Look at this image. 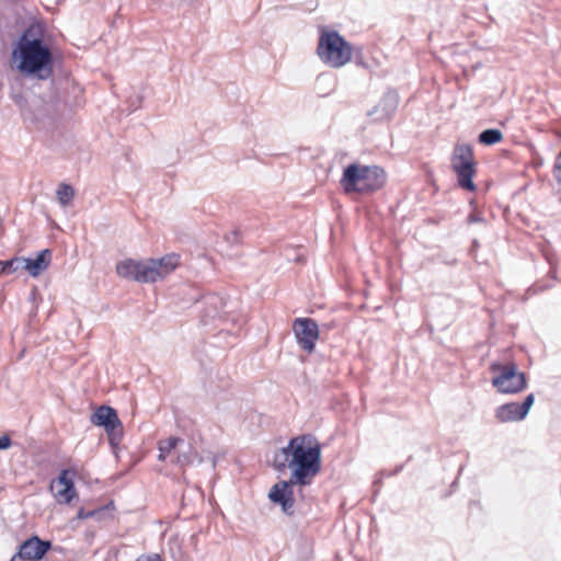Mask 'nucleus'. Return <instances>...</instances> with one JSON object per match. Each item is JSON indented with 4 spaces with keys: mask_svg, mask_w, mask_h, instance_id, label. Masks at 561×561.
Instances as JSON below:
<instances>
[{
    "mask_svg": "<svg viewBox=\"0 0 561 561\" xmlns=\"http://www.w3.org/2000/svg\"><path fill=\"white\" fill-rule=\"evenodd\" d=\"M293 331L300 348L312 353L320 334L317 321L311 318H297L293 322Z\"/></svg>",
    "mask_w": 561,
    "mask_h": 561,
    "instance_id": "obj_8",
    "label": "nucleus"
},
{
    "mask_svg": "<svg viewBox=\"0 0 561 561\" xmlns=\"http://www.w3.org/2000/svg\"><path fill=\"white\" fill-rule=\"evenodd\" d=\"M196 456V450L192 446H188L187 450H182L178 454L174 462L181 467H185L192 465Z\"/></svg>",
    "mask_w": 561,
    "mask_h": 561,
    "instance_id": "obj_24",
    "label": "nucleus"
},
{
    "mask_svg": "<svg viewBox=\"0 0 561 561\" xmlns=\"http://www.w3.org/2000/svg\"><path fill=\"white\" fill-rule=\"evenodd\" d=\"M240 231L239 230H232L226 236V240L229 243L237 244L240 242Z\"/></svg>",
    "mask_w": 561,
    "mask_h": 561,
    "instance_id": "obj_26",
    "label": "nucleus"
},
{
    "mask_svg": "<svg viewBox=\"0 0 561 561\" xmlns=\"http://www.w3.org/2000/svg\"><path fill=\"white\" fill-rule=\"evenodd\" d=\"M295 485H298V482L291 481V477H289L288 480H282L275 483L268 492V499L271 502L274 504H279L282 506V511L286 515L294 514Z\"/></svg>",
    "mask_w": 561,
    "mask_h": 561,
    "instance_id": "obj_10",
    "label": "nucleus"
},
{
    "mask_svg": "<svg viewBox=\"0 0 561 561\" xmlns=\"http://www.w3.org/2000/svg\"><path fill=\"white\" fill-rule=\"evenodd\" d=\"M534 401V393H529L522 403L510 402L502 404L495 410V417L503 423L522 421L527 416Z\"/></svg>",
    "mask_w": 561,
    "mask_h": 561,
    "instance_id": "obj_11",
    "label": "nucleus"
},
{
    "mask_svg": "<svg viewBox=\"0 0 561 561\" xmlns=\"http://www.w3.org/2000/svg\"><path fill=\"white\" fill-rule=\"evenodd\" d=\"M468 224H481L484 222V218L478 213H470L467 217Z\"/></svg>",
    "mask_w": 561,
    "mask_h": 561,
    "instance_id": "obj_27",
    "label": "nucleus"
},
{
    "mask_svg": "<svg viewBox=\"0 0 561 561\" xmlns=\"http://www.w3.org/2000/svg\"><path fill=\"white\" fill-rule=\"evenodd\" d=\"M51 548L49 540H42L38 536H32L19 546L18 554L28 561H39Z\"/></svg>",
    "mask_w": 561,
    "mask_h": 561,
    "instance_id": "obj_13",
    "label": "nucleus"
},
{
    "mask_svg": "<svg viewBox=\"0 0 561 561\" xmlns=\"http://www.w3.org/2000/svg\"><path fill=\"white\" fill-rule=\"evenodd\" d=\"M168 456H169V455H167V454H164V453L159 451L158 459H159L160 461H165V460H167V458H168Z\"/></svg>",
    "mask_w": 561,
    "mask_h": 561,
    "instance_id": "obj_31",
    "label": "nucleus"
},
{
    "mask_svg": "<svg viewBox=\"0 0 561 561\" xmlns=\"http://www.w3.org/2000/svg\"><path fill=\"white\" fill-rule=\"evenodd\" d=\"M321 444L312 434H300L291 437L287 446L275 450L273 467L278 472L290 469L291 481L299 486L311 484L321 471Z\"/></svg>",
    "mask_w": 561,
    "mask_h": 561,
    "instance_id": "obj_2",
    "label": "nucleus"
},
{
    "mask_svg": "<svg viewBox=\"0 0 561 561\" xmlns=\"http://www.w3.org/2000/svg\"><path fill=\"white\" fill-rule=\"evenodd\" d=\"M51 259L53 252L50 249L39 251L34 259L22 256V270H25L31 276L36 277L48 268Z\"/></svg>",
    "mask_w": 561,
    "mask_h": 561,
    "instance_id": "obj_15",
    "label": "nucleus"
},
{
    "mask_svg": "<svg viewBox=\"0 0 561 561\" xmlns=\"http://www.w3.org/2000/svg\"><path fill=\"white\" fill-rule=\"evenodd\" d=\"M402 468H403V466H402V465L397 466V467H396V469H394L392 472L388 473L387 476H388V477H390V476H394V474L399 473V472L402 470Z\"/></svg>",
    "mask_w": 561,
    "mask_h": 561,
    "instance_id": "obj_29",
    "label": "nucleus"
},
{
    "mask_svg": "<svg viewBox=\"0 0 561 561\" xmlns=\"http://www.w3.org/2000/svg\"><path fill=\"white\" fill-rule=\"evenodd\" d=\"M183 439L175 436H170L165 439H161L158 443V450L170 455L180 444H183Z\"/></svg>",
    "mask_w": 561,
    "mask_h": 561,
    "instance_id": "obj_23",
    "label": "nucleus"
},
{
    "mask_svg": "<svg viewBox=\"0 0 561 561\" xmlns=\"http://www.w3.org/2000/svg\"><path fill=\"white\" fill-rule=\"evenodd\" d=\"M57 199L62 206L69 205L75 196V190L71 185L61 183L56 191Z\"/></svg>",
    "mask_w": 561,
    "mask_h": 561,
    "instance_id": "obj_22",
    "label": "nucleus"
},
{
    "mask_svg": "<svg viewBox=\"0 0 561 561\" xmlns=\"http://www.w3.org/2000/svg\"><path fill=\"white\" fill-rule=\"evenodd\" d=\"M10 561H28V560H27L26 558H24V557H20V558H19V554H18V553H15V554L11 558V560H10Z\"/></svg>",
    "mask_w": 561,
    "mask_h": 561,
    "instance_id": "obj_30",
    "label": "nucleus"
},
{
    "mask_svg": "<svg viewBox=\"0 0 561 561\" xmlns=\"http://www.w3.org/2000/svg\"><path fill=\"white\" fill-rule=\"evenodd\" d=\"M180 263V256L178 254H168L159 260H149L147 262L149 267H152L157 274L154 275V282L163 278L170 272H172Z\"/></svg>",
    "mask_w": 561,
    "mask_h": 561,
    "instance_id": "obj_16",
    "label": "nucleus"
},
{
    "mask_svg": "<svg viewBox=\"0 0 561 561\" xmlns=\"http://www.w3.org/2000/svg\"><path fill=\"white\" fill-rule=\"evenodd\" d=\"M503 138V134L500 129L489 128L483 130L479 135V141L486 146H492L500 142Z\"/></svg>",
    "mask_w": 561,
    "mask_h": 561,
    "instance_id": "obj_20",
    "label": "nucleus"
},
{
    "mask_svg": "<svg viewBox=\"0 0 561 561\" xmlns=\"http://www.w3.org/2000/svg\"><path fill=\"white\" fill-rule=\"evenodd\" d=\"M116 273L126 279L138 283H154L157 272L149 267L147 262L127 259L116 265Z\"/></svg>",
    "mask_w": 561,
    "mask_h": 561,
    "instance_id": "obj_9",
    "label": "nucleus"
},
{
    "mask_svg": "<svg viewBox=\"0 0 561 561\" xmlns=\"http://www.w3.org/2000/svg\"><path fill=\"white\" fill-rule=\"evenodd\" d=\"M76 476L75 470L64 469L60 471L56 483L62 488L57 490L55 497L59 503L68 504L77 495L73 477Z\"/></svg>",
    "mask_w": 561,
    "mask_h": 561,
    "instance_id": "obj_14",
    "label": "nucleus"
},
{
    "mask_svg": "<svg viewBox=\"0 0 561 561\" xmlns=\"http://www.w3.org/2000/svg\"><path fill=\"white\" fill-rule=\"evenodd\" d=\"M552 174L558 184V193L560 195V201H561V151L559 152V154L556 158L553 169H552Z\"/></svg>",
    "mask_w": 561,
    "mask_h": 561,
    "instance_id": "obj_25",
    "label": "nucleus"
},
{
    "mask_svg": "<svg viewBox=\"0 0 561 561\" xmlns=\"http://www.w3.org/2000/svg\"><path fill=\"white\" fill-rule=\"evenodd\" d=\"M111 508L112 510L114 508L113 502H110L108 504L100 506L94 510H85L84 507H80L77 513V517L79 519L94 518V519L101 522V520H104L107 518H112V515L110 512Z\"/></svg>",
    "mask_w": 561,
    "mask_h": 561,
    "instance_id": "obj_18",
    "label": "nucleus"
},
{
    "mask_svg": "<svg viewBox=\"0 0 561 561\" xmlns=\"http://www.w3.org/2000/svg\"><path fill=\"white\" fill-rule=\"evenodd\" d=\"M12 445V440L8 435L0 436V450H4L10 448Z\"/></svg>",
    "mask_w": 561,
    "mask_h": 561,
    "instance_id": "obj_28",
    "label": "nucleus"
},
{
    "mask_svg": "<svg viewBox=\"0 0 561 561\" xmlns=\"http://www.w3.org/2000/svg\"><path fill=\"white\" fill-rule=\"evenodd\" d=\"M490 370L496 374L492 378V386L501 393H518L527 388L526 375L518 370L514 362H494L490 365Z\"/></svg>",
    "mask_w": 561,
    "mask_h": 561,
    "instance_id": "obj_6",
    "label": "nucleus"
},
{
    "mask_svg": "<svg viewBox=\"0 0 561 561\" xmlns=\"http://www.w3.org/2000/svg\"><path fill=\"white\" fill-rule=\"evenodd\" d=\"M148 561H161V559L158 554H156L153 558L149 559Z\"/></svg>",
    "mask_w": 561,
    "mask_h": 561,
    "instance_id": "obj_32",
    "label": "nucleus"
},
{
    "mask_svg": "<svg viewBox=\"0 0 561 561\" xmlns=\"http://www.w3.org/2000/svg\"><path fill=\"white\" fill-rule=\"evenodd\" d=\"M22 256H14L10 260L0 261V275H10L19 270H22Z\"/></svg>",
    "mask_w": 561,
    "mask_h": 561,
    "instance_id": "obj_21",
    "label": "nucleus"
},
{
    "mask_svg": "<svg viewBox=\"0 0 561 561\" xmlns=\"http://www.w3.org/2000/svg\"><path fill=\"white\" fill-rule=\"evenodd\" d=\"M399 104V95L394 90L383 93L380 101L367 112L374 122L389 121L396 113Z\"/></svg>",
    "mask_w": 561,
    "mask_h": 561,
    "instance_id": "obj_12",
    "label": "nucleus"
},
{
    "mask_svg": "<svg viewBox=\"0 0 561 561\" xmlns=\"http://www.w3.org/2000/svg\"><path fill=\"white\" fill-rule=\"evenodd\" d=\"M204 320L216 319L221 317V312L226 307L225 299L218 294H208L204 297Z\"/></svg>",
    "mask_w": 561,
    "mask_h": 561,
    "instance_id": "obj_17",
    "label": "nucleus"
},
{
    "mask_svg": "<svg viewBox=\"0 0 561 561\" xmlns=\"http://www.w3.org/2000/svg\"><path fill=\"white\" fill-rule=\"evenodd\" d=\"M11 57L16 69L26 78L48 80L54 76V51L45 39L39 22L28 24L13 44Z\"/></svg>",
    "mask_w": 561,
    "mask_h": 561,
    "instance_id": "obj_1",
    "label": "nucleus"
},
{
    "mask_svg": "<svg viewBox=\"0 0 561 561\" xmlns=\"http://www.w3.org/2000/svg\"><path fill=\"white\" fill-rule=\"evenodd\" d=\"M92 424L104 428L112 446H117L123 438V425L115 409L99 407L90 416Z\"/></svg>",
    "mask_w": 561,
    "mask_h": 561,
    "instance_id": "obj_7",
    "label": "nucleus"
},
{
    "mask_svg": "<svg viewBox=\"0 0 561 561\" xmlns=\"http://www.w3.org/2000/svg\"><path fill=\"white\" fill-rule=\"evenodd\" d=\"M386 182L387 175L382 168L351 163L344 168L340 184L347 194H371L382 188Z\"/></svg>",
    "mask_w": 561,
    "mask_h": 561,
    "instance_id": "obj_3",
    "label": "nucleus"
},
{
    "mask_svg": "<svg viewBox=\"0 0 561 561\" xmlns=\"http://www.w3.org/2000/svg\"><path fill=\"white\" fill-rule=\"evenodd\" d=\"M47 105L43 102H37L33 107H27L22 110V116L25 121L31 123H37L44 121L47 116Z\"/></svg>",
    "mask_w": 561,
    "mask_h": 561,
    "instance_id": "obj_19",
    "label": "nucleus"
},
{
    "mask_svg": "<svg viewBox=\"0 0 561 561\" xmlns=\"http://www.w3.org/2000/svg\"><path fill=\"white\" fill-rule=\"evenodd\" d=\"M317 54L321 61L340 68L352 58V47L336 31H324L320 34Z\"/></svg>",
    "mask_w": 561,
    "mask_h": 561,
    "instance_id": "obj_4",
    "label": "nucleus"
},
{
    "mask_svg": "<svg viewBox=\"0 0 561 561\" xmlns=\"http://www.w3.org/2000/svg\"><path fill=\"white\" fill-rule=\"evenodd\" d=\"M450 161L459 187L468 192H474L477 186L473 176L477 170L472 147L468 144L456 145Z\"/></svg>",
    "mask_w": 561,
    "mask_h": 561,
    "instance_id": "obj_5",
    "label": "nucleus"
}]
</instances>
